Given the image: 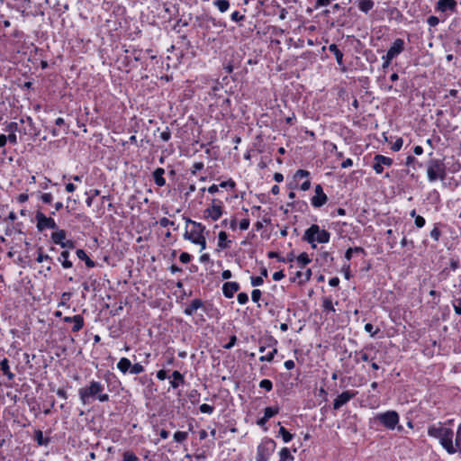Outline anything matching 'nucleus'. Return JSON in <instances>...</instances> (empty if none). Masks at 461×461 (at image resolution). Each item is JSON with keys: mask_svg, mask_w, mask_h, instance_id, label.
Here are the masks:
<instances>
[{"mask_svg": "<svg viewBox=\"0 0 461 461\" xmlns=\"http://www.w3.org/2000/svg\"><path fill=\"white\" fill-rule=\"evenodd\" d=\"M428 435L438 439L447 454H455V434L452 429L444 427L441 423L433 424L428 428Z\"/></svg>", "mask_w": 461, "mask_h": 461, "instance_id": "nucleus-1", "label": "nucleus"}, {"mask_svg": "<svg viewBox=\"0 0 461 461\" xmlns=\"http://www.w3.org/2000/svg\"><path fill=\"white\" fill-rule=\"evenodd\" d=\"M104 391V386L101 382L92 380L88 385L79 388L78 396L84 405L90 403L95 399L101 402H106L110 400V396Z\"/></svg>", "mask_w": 461, "mask_h": 461, "instance_id": "nucleus-2", "label": "nucleus"}, {"mask_svg": "<svg viewBox=\"0 0 461 461\" xmlns=\"http://www.w3.org/2000/svg\"><path fill=\"white\" fill-rule=\"evenodd\" d=\"M400 416L396 411H386L384 412L377 413L373 420L375 424H379L388 430L397 429L398 431H402L403 427L399 424Z\"/></svg>", "mask_w": 461, "mask_h": 461, "instance_id": "nucleus-3", "label": "nucleus"}, {"mask_svg": "<svg viewBox=\"0 0 461 461\" xmlns=\"http://www.w3.org/2000/svg\"><path fill=\"white\" fill-rule=\"evenodd\" d=\"M302 240L311 244L312 249H315V242L328 243L330 240V233L326 230H321L319 225L312 224L305 230Z\"/></svg>", "mask_w": 461, "mask_h": 461, "instance_id": "nucleus-4", "label": "nucleus"}, {"mask_svg": "<svg viewBox=\"0 0 461 461\" xmlns=\"http://www.w3.org/2000/svg\"><path fill=\"white\" fill-rule=\"evenodd\" d=\"M427 177L429 182H435L438 179L443 180L446 177V166L442 159L429 158L427 163Z\"/></svg>", "mask_w": 461, "mask_h": 461, "instance_id": "nucleus-5", "label": "nucleus"}, {"mask_svg": "<svg viewBox=\"0 0 461 461\" xmlns=\"http://www.w3.org/2000/svg\"><path fill=\"white\" fill-rule=\"evenodd\" d=\"M276 443L270 438H264L257 448V461H268L274 453Z\"/></svg>", "mask_w": 461, "mask_h": 461, "instance_id": "nucleus-6", "label": "nucleus"}, {"mask_svg": "<svg viewBox=\"0 0 461 461\" xmlns=\"http://www.w3.org/2000/svg\"><path fill=\"white\" fill-rule=\"evenodd\" d=\"M36 227L39 231L46 229L58 230V225L52 217H47L43 212L38 211L35 214Z\"/></svg>", "mask_w": 461, "mask_h": 461, "instance_id": "nucleus-7", "label": "nucleus"}, {"mask_svg": "<svg viewBox=\"0 0 461 461\" xmlns=\"http://www.w3.org/2000/svg\"><path fill=\"white\" fill-rule=\"evenodd\" d=\"M205 218H210L212 221H218L222 213V202L218 199H212V204L203 212Z\"/></svg>", "mask_w": 461, "mask_h": 461, "instance_id": "nucleus-8", "label": "nucleus"}, {"mask_svg": "<svg viewBox=\"0 0 461 461\" xmlns=\"http://www.w3.org/2000/svg\"><path fill=\"white\" fill-rule=\"evenodd\" d=\"M204 230L205 226L201 222H193V229L190 231L185 230V232L184 233V239L193 243V240H198L203 237Z\"/></svg>", "mask_w": 461, "mask_h": 461, "instance_id": "nucleus-9", "label": "nucleus"}, {"mask_svg": "<svg viewBox=\"0 0 461 461\" xmlns=\"http://www.w3.org/2000/svg\"><path fill=\"white\" fill-rule=\"evenodd\" d=\"M357 394V391L347 390L340 393L333 402V409L339 410L343 405L347 404L350 400L356 397Z\"/></svg>", "mask_w": 461, "mask_h": 461, "instance_id": "nucleus-10", "label": "nucleus"}, {"mask_svg": "<svg viewBox=\"0 0 461 461\" xmlns=\"http://www.w3.org/2000/svg\"><path fill=\"white\" fill-rule=\"evenodd\" d=\"M393 163V161L391 158L385 157L381 154H376L374 157L373 169L375 171L376 174H382L384 171V167H391Z\"/></svg>", "mask_w": 461, "mask_h": 461, "instance_id": "nucleus-11", "label": "nucleus"}, {"mask_svg": "<svg viewBox=\"0 0 461 461\" xmlns=\"http://www.w3.org/2000/svg\"><path fill=\"white\" fill-rule=\"evenodd\" d=\"M314 191L315 194L312 197L311 203L313 207L320 208L327 203L328 197L321 185H317Z\"/></svg>", "mask_w": 461, "mask_h": 461, "instance_id": "nucleus-12", "label": "nucleus"}, {"mask_svg": "<svg viewBox=\"0 0 461 461\" xmlns=\"http://www.w3.org/2000/svg\"><path fill=\"white\" fill-rule=\"evenodd\" d=\"M405 50V41L401 38L394 40L391 47L388 49L386 55L393 59L397 58Z\"/></svg>", "mask_w": 461, "mask_h": 461, "instance_id": "nucleus-13", "label": "nucleus"}, {"mask_svg": "<svg viewBox=\"0 0 461 461\" xmlns=\"http://www.w3.org/2000/svg\"><path fill=\"white\" fill-rule=\"evenodd\" d=\"M457 3L456 0H438L435 10L439 13L456 12Z\"/></svg>", "mask_w": 461, "mask_h": 461, "instance_id": "nucleus-14", "label": "nucleus"}, {"mask_svg": "<svg viewBox=\"0 0 461 461\" xmlns=\"http://www.w3.org/2000/svg\"><path fill=\"white\" fill-rule=\"evenodd\" d=\"M198 309H203V312H207L203 302L201 299H194L190 304L185 308L184 313L187 316H192Z\"/></svg>", "mask_w": 461, "mask_h": 461, "instance_id": "nucleus-15", "label": "nucleus"}, {"mask_svg": "<svg viewBox=\"0 0 461 461\" xmlns=\"http://www.w3.org/2000/svg\"><path fill=\"white\" fill-rule=\"evenodd\" d=\"M374 347L373 345H369V346H366L363 349L361 350H356L354 352H351L349 354V357H354V361L358 364L360 361H363V362H369L370 361V356L366 353V350L367 349H372Z\"/></svg>", "mask_w": 461, "mask_h": 461, "instance_id": "nucleus-16", "label": "nucleus"}, {"mask_svg": "<svg viewBox=\"0 0 461 461\" xmlns=\"http://www.w3.org/2000/svg\"><path fill=\"white\" fill-rule=\"evenodd\" d=\"M239 290L240 285L237 282H226L222 285L223 295L228 299L232 298Z\"/></svg>", "mask_w": 461, "mask_h": 461, "instance_id": "nucleus-17", "label": "nucleus"}, {"mask_svg": "<svg viewBox=\"0 0 461 461\" xmlns=\"http://www.w3.org/2000/svg\"><path fill=\"white\" fill-rule=\"evenodd\" d=\"M63 321L67 323H70L74 321V325L72 327L73 332L79 331L84 326V318L80 314H77L74 316H66Z\"/></svg>", "mask_w": 461, "mask_h": 461, "instance_id": "nucleus-18", "label": "nucleus"}, {"mask_svg": "<svg viewBox=\"0 0 461 461\" xmlns=\"http://www.w3.org/2000/svg\"><path fill=\"white\" fill-rule=\"evenodd\" d=\"M173 379L169 382L173 389L178 388L180 385L185 384V376L179 371L175 370L172 372L171 376Z\"/></svg>", "mask_w": 461, "mask_h": 461, "instance_id": "nucleus-19", "label": "nucleus"}, {"mask_svg": "<svg viewBox=\"0 0 461 461\" xmlns=\"http://www.w3.org/2000/svg\"><path fill=\"white\" fill-rule=\"evenodd\" d=\"M312 276V270L308 268L305 272L297 271L295 276L291 278V282H298L299 284H303L308 282Z\"/></svg>", "mask_w": 461, "mask_h": 461, "instance_id": "nucleus-20", "label": "nucleus"}, {"mask_svg": "<svg viewBox=\"0 0 461 461\" xmlns=\"http://www.w3.org/2000/svg\"><path fill=\"white\" fill-rule=\"evenodd\" d=\"M67 238V232L65 230L59 229L51 233V241L56 245H61Z\"/></svg>", "mask_w": 461, "mask_h": 461, "instance_id": "nucleus-21", "label": "nucleus"}, {"mask_svg": "<svg viewBox=\"0 0 461 461\" xmlns=\"http://www.w3.org/2000/svg\"><path fill=\"white\" fill-rule=\"evenodd\" d=\"M164 174L165 169L162 167L156 168L152 174L155 184L159 187L166 185V179L163 176Z\"/></svg>", "mask_w": 461, "mask_h": 461, "instance_id": "nucleus-22", "label": "nucleus"}, {"mask_svg": "<svg viewBox=\"0 0 461 461\" xmlns=\"http://www.w3.org/2000/svg\"><path fill=\"white\" fill-rule=\"evenodd\" d=\"M70 253L68 250H63L58 258V261L62 265L64 268H71L73 262L69 260Z\"/></svg>", "mask_w": 461, "mask_h": 461, "instance_id": "nucleus-23", "label": "nucleus"}, {"mask_svg": "<svg viewBox=\"0 0 461 461\" xmlns=\"http://www.w3.org/2000/svg\"><path fill=\"white\" fill-rule=\"evenodd\" d=\"M76 254L77 256V258L83 261H85L86 263V266L87 267H95V262L94 260H92L88 256L87 254L86 253V251L82 249H77L76 251Z\"/></svg>", "mask_w": 461, "mask_h": 461, "instance_id": "nucleus-24", "label": "nucleus"}, {"mask_svg": "<svg viewBox=\"0 0 461 461\" xmlns=\"http://www.w3.org/2000/svg\"><path fill=\"white\" fill-rule=\"evenodd\" d=\"M329 50L334 54L335 58H336V60H337V63L339 66H343L344 65V62H343V53L342 51L339 49V47L332 43L329 46Z\"/></svg>", "mask_w": 461, "mask_h": 461, "instance_id": "nucleus-25", "label": "nucleus"}, {"mask_svg": "<svg viewBox=\"0 0 461 461\" xmlns=\"http://www.w3.org/2000/svg\"><path fill=\"white\" fill-rule=\"evenodd\" d=\"M0 369L3 374L7 376L9 380H13L14 378V374L11 372L9 366V360L7 358H4L0 362Z\"/></svg>", "mask_w": 461, "mask_h": 461, "instance_id": "nucleus-26", "label": "nucleus"}, {"mask_svg": "<svg viewBox=\"0 0 461 461\" xmlns=\"http://www.w3.org/2000/svg\"><path fill=\"white\" fill-rule=\"evenodd\" d=\"M374 5L375 2L373 0H359L357 2L358 9L365 14H368L369 11L373 9Z\"/></svg>", "mask_w": 461, "mask_h": 461, "instance_id": "nucleus-27", "label": "nucleus"}, {"mask_svg": "<svg viewBox=\"0 0 461 461\" xmlns=\"http://www.w3.org/2000/svg\"><path fill=\"white\" fill-rule=\"evenodd\" d=\"M131 367V363L127 357H122L117 363V368L122 373L126 374L130 372Z\"/></svg>", "mask_w": 461, "mask_h": 461, "instance_id": "nucleus-28", "label": "nucleus"}, {"mask_svg": "<svg viewBox=\"0 0 461 461\" xmlns=\"http://www.w3.org/2000/svg\"><path fill=\"white\" fill-rule=\"evenodd\" d=\"M34 439L39 446H48L50 442L49 438H44L43 432L40 429L35 431Z\"/></svg>", "mask_w": 461, "mask_h": 461, "instance_id": "nucleus-29", "label": "nucleus"}, {"mask_svg": "<svg viewBox=\"0 0 461 461\" xmlns=\"http://www.w3.org/2000/svg\"><path fill=\"white\" fill-rule=\"evenodd\" d=\"M229 243H230V240H228V235L225 231H220L218 235V247L221 249L229 248Z\"/></svg>", "mask_w": 461, "mask_h": 461, "instance_id": "nucleus-30", "label": "nucleus"}, {"mask_svg": "<svg viewBox=\"0 0 461 461\" xmlns=\"http://www.w3.org/2000/svg\"><path fill=\"white\" fill-rule=\"evenodd\" d=\"M75 218L80 223H82V225L85 228H89L90 226H92L94 224V222L92 221L91 218L89 216H87L86 214H85V213H77L75 215Z\"/></svg>", "mask_w": 461, "mask_h": 461, "instance_id": "nucleus-31", "label": "nucleus"}, {"mask_svg": "<svg viewBox=\"0 0 461 461\" xmlns=\"http://www.w3.org/2000/svg\"><path fill=\"white\" fill-rule=\"evenodd\" d=\"M212 4L221 13H225L230 8V2L228 0H214Z\"/></svg>", "mask_w": 461, "mask_h": 461, "instance_id": "nucleus-32", "label": "nucleus"}, {"mask_svg": "<svg viewBox=\"0 0 461 461\" xmlns=\"http://www.w3.org/2000/svg\"><path fill=\"white\" fill-rule=\"evenodd\" d=\"M461 454V423L459 424L455 436V454Z\"/></svg>", "mask_w": 461, "mask_h": 461, "instance_id": "nucleus-33", "label": "nucleus"}, {"mask_svg": "<svg viewBox=\"0 0 461 461\" xmlns=\"http://www.w3.org/2000/svg\"><path fill=\"white\" fill-rule=\"evenodd\" d=\"M279 456H280L279 461H292L294 458L287 447H283L280 450Z\"/></svg>", "mask_w": 461, "mask_h": 461, "instance_id": "nucleus-34", "label": "nucleus"}, {"mask_svg": "<svg viewBox=\"0 0 461 461\" xmlns=\"http://www.w3.org/2000/svg\"><path fill=\"white\" fill-rule=\"evenodd\" d=\"M405 165L408 167H412L413 169H416L417 167H421L422 164L418 161V159L410 155L406 158Z\"/></svg>", "mask_w": 461, "mask_h": 461, "instance_id": "nucleus-35", "label": "nucleus"}, {"mask_svg": "<svg viewBox=\"0 0 461 461\" xmlns=\"http://www.w3.org/2000/svg\"><path fill=\"white\" fill-rule=\"evenodd\" d=\"M279 435H281L285 443L290 442L294 438V435L291 434L285 428L280 427Z\"/></svg>", "mask_w": 461, "mask_h": 461, "instance_id": "nucleus-36", "label": "nucleus"}, {"mask_svg": "<svg viewBox=\"0 0 461 461\" xmlns=\"http://www.w3.org/2000/svg\"><path fill=\"white\" fill-rule=\"evenodd\" d=\"M439 225L440 223L438 222V223H435L434 224V227L433 229L430 230V237L435 240V241H438L439 240V238L441 236V231L439 230Z\"/></svg>", "mask_w": 461, "mask_h": 461, "instance_id": "nucleus-37", "label": "nucleus"}, {"mask_svg": "<svg viewBox=\"0 0 461 461\" xmlns=\"http://www.w3.org/2000/svg\"><path fill=\"white\" fill-rule=\"evenodd\" d=\"M451 303L456 314L461 315V297L453 296Z\"/></svg>", "mask_w": 461, "mask_h": 461, "instance_id": "nucleus-38", "label": "nucleus"}, {"mask_svg": "<svg viewBox=\"0 0 461 461\" xmlns=\"http://www.w3.org/2000/svg\"><path fill=\"white\" fill-rule=\"evenodd\" d=\"M279 412L278 407H266L264 410V416L269 420Z\"/></svg>", "mask_w": 461, "mask_h": 461, "instance_id": "nucleus-39", "label": "nucleus"}, {"mask_svg": "<svg viewBox=\"0 0 461 461\" xmlns=\"http://www.w3.org/2000/svg\"><path fill=\"white\" fill-rule=\"evenodd\" d=\"M86 194L88 195V197L86 200V203L87 206H91L95 196H97L100 194V190H98V189L90 190L89 192H86Z\"/></svg>", "mask_w": 461, "mask_h": 461, "instance_id": "nucleus-40", "label": "nucleus"}, {"mask_svg": "<svg viewBox=\"0 0 461 461\" xmlns=\"http://www.w3.org/2000/svg\"><path fill=\"white\" fill-rule=\"evenodd\" d=\"M39 199L46 204H51L54 197L50 193H40Z\"/></svg>", "mask_w": 461, "mask_h": 461, "instance_id": "nucleus-41", "label": "nucleus"}, {"mask_svg": "<svg viewBox=\"0 0 461 461\" xmlns=\"http://www.w3.org/2000/svg\"><path fill=\"white\" fill-rule=\"evenodd\" d=\"M123 461H140V458L131 450L124 451L122 454Z\"/></svg>", "mask_w": 461, "mask_h": 461, "instance_id": "nucleus-42", "label": "nucleus"}, {"mask_svg": "<svg viewBox=\"0 0 461 461\" xmlns=\"http://www.w3.org/2000/svg\"><path fill=\"white\" fill-rule=\"evenodd\" d=\"M297 262L301 265V267H303L311 262V259L306 252H303L297 257Z\"/></svg>", "mask_w": 461, "mask_h": 461, "instance_id": "nucleus-43", "label": "nucleus"}, {"mask_svg": "<svg viewBox=\"0 0 461 461\" xmlns=\"http://www.w3.org/2000/svg\"><path fill=\"white\" fill-rule=\"evenodd\" d=\"M322 307H323V310L325 312H335V309H334L333 304H332V300L330 297H325L323 299Z\"/></svg>", "mask_w": 461, "mask_h": 461, "instance_id": "nucleus-44", "label": "nucleus"}, {"mask_svg": "<svg viewBox=\"0 0 461 461\" xmlns=\"http://www.w3.org/2000/svg\"><path fill=\"white\" fill-rule=\"evenodd\" d=\"M277 353V349L275 348L272 351L268 352L267 355L261 356L259 357V361L261 362H272L275 355Z\"/></svg>", "mask_w": 461, "mask_h": 461, "instance_id": "nucleus-45", "label": "nucleus"}, {"mask_svg": "<svg viewBox=\"0 0 461 461\" xmlns=\"http://www.w3.org/2000/svg\"><path fill=\"white\" fill-rule=\"evenodd\" d=\"M188 433L185 431H176L174 434V439L176 442L182 443L187 438Z\"/></svg>", "mask_w": 461, "mask_h": 461, "instance_id": "nucleus-46", "label": "nucleus"}, {"mask_svg": "<svg viewBox=\"0 0 461 461\" xmlns=\"http://www.w3.org/2000/svg\"><path fill=\"white\" fill-rule=\"evenodd\" d=\"M259 387L270 392L273 389V383L269 379H263L259 383Z\"/></svg>", "mask_w": 461, "mask_h": 461, "instance_id": "nucleus-47", "label": "nucleus"}, {"mask_svg": "<svg viewBox=\"0 0 461 461\" xmlns=\"http://www.w3.org/2000/svg\"><path fill=\"white\" fill-rule=\"evenodd\" d=\"M144 372V366L140 365V363H136L134 365H131L130 373L132 375H139L140 373Z\"/></svg>", "mask_w": 461, "mask_h": 461, "instance_id": "nucleus-48", "label": "nucleus"}, {"mask_svg": "<svg viewBox=\"0 0 461 461\" xmlns=\"http://www.w3.org/2000/svg\"><path fill=\"white\" fill-rule=\"evenodd\" d=\"M45 260H49V261L51 262L52 258L49 255L43 254L41 248H40L38 249V256H37L36 261L39 262V263H41V262H43Z\"/></svg>", "mask_w": 461, "mask_h": 461, "instance_id": "nucleus-49", "label": "nucleus"}, {"mask_svg": "<svg viewBox=\"0 0 461 461\" xmlns=\"http://www.w3.org/2000/svg\"><path fill=\"white\" fill-rule=\"evenodd\" d=\"M5 131L9 133H15L16 131L21 132L22 131L18 128L17 122H9L5 128Z\"/></svg>", "mask_w": 461, "mask_h": 461, "instance_id": "nucleus-50", "label": "nucleus"}, {"mask_svg": "<svg viewBox=\"0 0 461 461\" xmlns=\"http://www.w3.org/2000/svg\"><path fill=\"white\" fill-rule=\"evenodd\" d=\"M236 186V183L230 178L227 181H222L220 183V187L221 188H227L233 190Z\"/></svg>", "mask_w": 461, "mask_h": 461, "instance_id": "nucleus-51", "label": "nucleus"}, {"mask_svg": "<svg viewBox=\"0 0 461 461\" xmlns=\"http://www.w3.org/2000/svg\"><path fill=\"white\" fill-rule=\"evenodd\" d=\"M199 410L203 413L212 414L214 411V407L206 403H203L200 405Z\"/></svg>", "mask_w": 461, "mask_h": 461, "instance_id": "nucleus-52", "label": "nucleus"}, {"mask_svg": "<svg viewBox=\"0 0 461 461\" xmlns=\"http://www.w3.org/2000/svg\"><path fill=\"white\" fill-rule=\"evenodd\" d=\"M250 283L252 286L257 287L262 285L264 280L262 276H251Z\"/></svg>", "mask_w": 461, "mask_h": 461, "instance_id": "nucleus-53", "label": "nucleus"}, {"mask_svg": "<svg viewBox=\"0 0 461 461\" xmlns=\"http://www.w3.org/2000/svg\"><path fill=\"white\" fill-rule=\"evenodd\" d=\"M204 167L203 162H194L192 166L191 173L195 175L198 171L202 170Z\"/></svg>", "mask_w": 461, "mask_h": 461, "instance_id": "nucleus-54", "label": "nucleus"}, {"mask_svg": "<svg viewBox=\"0 0 461 461\" xmlns=\"http://www.w3.org/2000/svg\"><path fill=\"white\" fill-rule=\"evenodd\" d=\"M402 144H403V140L402 138H398L396 139V140L393 143L391 149L393 150V151H399L402 147Z\"/></svg>", "mask_w": 461, "mask_h": 461, "instance_id": "nucleus-55", "label": "nucleus"}, {"mask_svg": "<svg viewBox=\"0 0 461 461\" xmlns=\"http://www.w3.org/2000/svg\"><path fill=\"white\" fill-rule=\"evenodd\" d=\"M158 223L163 228H167L168 226H175V222L170 221V220H168L166 217H163V218L159 219Z\"/></svg>", "mask_w": 461, "mask_h": 461, "instance_id": "nucleus-56", "label": "nucleus"}, {"mask_svg": "<svg viewBox=\"0 0 461 461\" xmlns=\"http://www.w3.org/2000/svg\"><path fill=\"white\" fill-rule=\"evenodd\" d=\"M427 23L430 27H436L439 23V19L437 16L431 15L427 19Z\"/></svg>", "mask_w": 461, "mask_h": 461, "instance_id": "nucleus-57", "label": "nucleus"}, {"mask_svg": "<svg viewBox=\"0 0 461 461\" xmlns=\"http://www.w3.org/2000/svg\"><path fill=\"white\" fill-rule=\"evenodd\" d=\"M192 256L187 252H182L179 256V260L184 263L187 264L191 261Z\"/></svg>", "mask_w": 461, "mask_h": 461, "instance_id": "nucleus-58", "label": "nucleus"}, {"mask_svg": "<svg viewBox=\"0 0 461 461\" xmlns=\"http://www.w3.org/2000/svg\"><path fill=\"white\" fill-rule=\"evenodd\" d=\"M240 304H246L249 302V296L246 293H240L237 296Z\"/></svg>", "mask_w": 461, "mask_h": 461, "instance_id": "nucleus-59", "label": "nucleus"}, {"mask_svg": "<svg viewBox=\"0 0 461 461\" xmlns=\"http://www.w3.org/2000/svg\"><path fill=\"white\" fill-rule=\"evenodd\" d=\"M160 139L163 141H168L171 139V131L168 127H167L166 130L160 133Z\"/></svg>", "mask_w": 461, "mask_h": 461, "instance_id": "nucleus-60", "label": "nucleus"}, {"mask_svg": "<svg viewBox=\"0 0 461 461\" xmlns=\"http://www.w3.org/2000/svg\"><path fill=\"white\" fill-rule=\"evenodd\" d=\"M426 221L424 217L422 216H417L416 219H414V224L417 228L420 229L425 226Z\"/></svg>", "mask_w": 461, "mask_h": 461, "instance_id": "nucleus-61", "label": "nucleus"}, {"mask_svg": "<svg viewBox=\"0 0 461 461\" xmlns=\"http://www.w3.org/2000/svg\"><path fill=\"white\" fill-rule=\"evenodd\" d=\"M230 19L233 22H240V21H243L245 19V15L240 14L239 11H235V12H233L231 14Z\"/></svg>", "mask_w": 461, "mask_h": 461, "instance_id": "nucleus-62", "label": "nucleus"}, {"mask_svg": "<svg viewBox=\"0 0 461 461\" xmlns=\"http://www.w3.org/2000/svg\"><path fill=\"white\" fill-rule=\"evenodd\" d=\"M382 59H383L382 68H383V69H385L390 66V64L393 59L385 54L382 57Z\"/></svg>", "mask_w": 461, "mask_h": 461, "instance_id": "nucleus-63", "label": "nucleus"}, {"mask_svg": "<svg viewBox=\"0 0 461 461\" xmlns=\"http://www.w3.org/2000/svg\"><path fill=\"white\" fill-rule=\"evenodd\" d=\"M310 176V172L303 169H299L296 171L294 177L298 179H302L303 177H308Z\"/></svg>", "mask_w": 461, "mask_h": 461, "instance_id": "nucleus-64", "label": "nucleus"}]
</instances>
